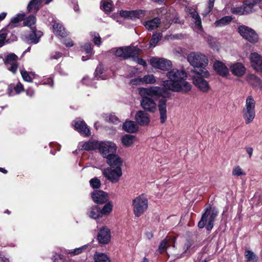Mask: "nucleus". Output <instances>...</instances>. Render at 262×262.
<instances>
[{"mask_svg":"<svg viewBox=\"0 0 262 262\" xmlns=\"http://www.w3.org/2000/svg\"><path fill=\"white\" fill-rule=\"evenodd\" d=\"M141 96L140 104L146 111L154 113L157 110V104L150 97L156 99L162 98L159 101L158 108L161 123L165 122L167 119V100L166 98L169 96V93L162 87L152 86L148 88H140L138 90Z\"/></svg>","mask_w":262,"mask_h":262,"instance_id":"f257e3e1","label":"nucleus"},{"mask_svg":"<svg viewBox=\"0 0 262 262\" xmlns=\"http://www.w3.org/2000/svg\"><path fill=\"white\" fill-rule=\"evenodd\" d=\"M168 80L163 81V88L173 92L187 93L191 89V84L185 81L187 74L183 70L173 69L166 73Z\"/></svg>","mask_w":262,"mask_h":262,"instance_id":"f03ea898","label":"nucleus"},{"mask_svg":"<svg viewBox=\"0 0 262 262\" xmlns=\"http://www.w3.org/2000/svg\"><path fill=\"white\" fill-rule=\"evenodd\" d=\"M219 211L215 208L211 209L210 206L207 207L198 223L199 228H203L206 226L207 230H211L213 227V223Z\"/></svg>","mask_w":262,"mask_h":262,"instance_id":"7ed1b4c3","label":"nucleus"},{"mask_svg":"<svg viewBox=\"0 0 262 262\" xmlns=\"http://www.w3.org/2000/svg\"><path fill=\"white\" fill-rule=\"evenodd\" d=\"M245 123L248 124L252 122L255 117V101L252 96L247 97L245 106L242 111Z\"/></svg>","mask_w":262,"mask_h":262,"instance_id":"20e7f679","label":"nucleus"},{"mask_svg":"<svg viewBox=\"0 0 262 262\" xmlns=\"http://www.w3.org/2000/svg\"><path fill=\"white\" fill-rule=\"evenodd\" d=\"M197 75L193 76L194 84L202 92H207L210 89L208 82L203 77H208L209 73L206 69H199L195 71Z\"/></svg>","mask_w":262,"mask_h":262,"instance_id":"39448f33","label":"nucleus"},{"mask_svg":"<svg viewBox=\"0 0 262 262\" xmlns=\"http://www.w3.org/2000/svg\"><path fill=\"white\" fill-rule=\"evenodd\" d=\"M187 60L193 67L200 68V69H205V67L208 64L207 57L200 53L191 52L187 56Z\"/></svg>","mask_w":262,"mask_h":262,"instance_id":"423d86ee","label":"nucleus"},{"mask_svg":"<svg viewBox=\"0 0 262 262\" xmlns=\"http://www.w3.org/2000/svg\"><path fill=\"white\" fill-rule=\"evenodd\" d=\"M140 51L135 47H123L118 48H113L111 53H115V55L123 59H127L134 57L139 54Z\"/></svg>","mask_w":262,"mask_h":262,"instance_id":"0eeeda50","label":"nucleus"},{"mask_svg":"<svg viewBox=\"0 0 262 262\" xmlns=\"http://www.w3.org/2000/svg\"><path fill=\"white\" fill-rule=\"evenodd\" d=\"M134 213L137 217L140 216L148 207V200L142 194L136 198L133 201Z\"/></svg>","mask_w":262,"mask_h":262,"instance_id":"6e6552de","label":"nucleus"},{"mask_svg":"<svg viewBox=\"0 0 262 262\" xmlns=\"http://www.w3.org/2000/svg\"><path fill=\"white\" fill-rule=\"evenodd\" d=\"M99 152L104 158L116 152L117 146L111 141L99 142L98 148Z\"/></svg>","mask_w":262,"mask_h":262,"instance_id":"1a4fd4ad","label":"nucleus"},{"mask_svg":"<svg viewBox=\"0 0 262 262\" xmlns=\"http://www.w3.org/2000/svg\"><path fill=\"white\" fill-rule=\"evenodd\" d=\"M102 174L111 183H116L119 181L122 174V169L107 167L103 170Z\"/></svg>","mask_w":262,"mask_h":262,"instance_id":"9d476101","label":"nucleus"},{"mask_svg":"<svg viewBox=\"0 0 262 262\" xmlns=\"http://www.w3.org/2000/svg\"><path fill=\"white\" fill-rule=\"evenodd\" d=\"M238 31L243 38L250 42L254 43L258 40V36L256 33L253 30L247 26L244 25L239 26Z\"/></svg>","mask_w":262,"mask_h":262,"instance_id":"9b49d317","label":"nucleus"},{"mask_svg":"<svg viewBox=\"0 0 262 262\" xmlns=\"http://www.w3.org/2000/svg\"><path fill=\"white\" fill-rule=\"evenodd\" d=\"M150 62L153 67L163 71H167L172 67L170 60L163 58H152Z\"/></svg>","mask_w":262,"mask_h":262,"instance_id":"f8f14e48","label":"nucleus"},{"mask_svg":"<svg viewBox=\"0 0 262 262\" xmlns=\"http://www.w3.org/2000/svg\"><path fill=\"white\" fill-rule=\"evenodd\" d=\"M72 125L75 129L81 135L88 137L90 135V130L85 122L80 119H76L73 121Z\"/></svg>","mask_w":262,"mask_h":262,"instance_id":"ddd939ff","label":"nucleus"},{"mask_svg":"<svg viewBox=\"0 0 262 262\" xmlns=\"http://www.w3.org/2000/svg\"><path fill=\"white\" fill-rule=\"evenodd\" d=\"M12 27V25H9L8 28L3 29L0 31V48L4 45L5 40L6 42L9 43L16 40V36L8 30L9 27Z\"/></svg>","mask_w":262,"mask_h":262,"instance_id":"4468645a","label":"nucleus"},{"mask_svg":"<svg viewBox=\"0 0 262 262\" xmlns=\"http://www.w3.org/2000/svg\"><path fill=\"white\" fill-rule=\"evenodd\" d=\"M17 56L13 53L9 54L6 57L5 63L7 68L13 74H15L17 70Z\"/></svg>","mask_w":262,"mask_h":262,"instance_id":"2eb2a0df","label":"nucleus"},{"mask_svg":"<svg viewBox=\"0 0 262 262\" xmlns=\"http://www.w3.org/2000/svg\"><path fill=\"white\" fill-rule=\"evenodd\" d=\"M31 32L23 36V40L28 43L36 44L39 42L40 37L42 35V33L41 31H37L35 28H31Z\"/></svg>","mask_w":262,"mask_h":262,"instance_id":"dca6fc26","label":"nucleus"},{"mask_svg":"<svg viewBox=\"0 0 262 262\" xmlns=\"http://www.w3.org/2000/svg\"><path fill=\"white\" fill-rule=\"evenodd\" d=\"M252 67L257 72H262V57L256 52L252 53L250 56Z\"/></svg>","mask_w":262,"mask_h":262,"instance_id":"f3484780","label":"nucleus"},{"mask_svg":"<svg viewBox=\"0 0 262 262\" xmlns=\"http://www.w3.org/2000/svg\"><path fill=\"white\" fill-rule=\"evenodd\" d=\"M106 163L110 166L109 167L113 168H121L123 161L121 159L116 153L110 156L105 158Z\"/></svg>","mask_w":262,"mask_h":262,"instance_id":"a211bd4d","label":"nucleus"},{"mask_svg":"<svg viewBox=\"0 0 262 262\" xmlns=\"http://www.w3.org/2000/svg\"><path fill=\"white\" fill-rule=\"evenodd\" d=\"M92 198L93 201L97 204H103L108 201L107 194L100 190L94 191L92 193Z\"/></svg>","mask_w":262,"mask_h":262,"instance_id":"6ab92c4d","label":"nucleus"},{"mask_svg":"<svg viewBox=\"0 0 262 262\" xmlns=\"http://www.w3.org/2000/svg\"><path fill=\"white\" fill-rule=\"evenodd\" d=\"M176 239V238L174 236H167L161 241L158 251L160 253H162L167 248L171 246L174 247Z\"/></svg>","mask_w":262,"mask_h":262,"instance_id":"aec40b11","label":"nucleus"},{"mask_svg":"<svg viewBox=\"0 0 262 262\" xmlns=\"http://www.w3.org/2000/svg\"><path fill=\"white\" fill-rule=\"evenodd\" d=\"M135 120L140 125L146 126L150 122V117L148 113L143 111H139L135 115Z\"/></svg>","mask_w":262,"mask_h":262,"instance_id":"412c9836","label":"nucleus"},{"mask_svg":"<svg viewBox=\"0 0 262 262\" xmlns=\"http://www.w3.org/2000/svg\"><path fill=\"white\" fill-rule=\"evenodd\" d=\"M97 239L100 243H108L111 239L110 230L106 227L101 228L98 234Z\"/></svg>","mask_w":262,"mask_h":262,"instance_id":"4be33fe9","label":"nucleus"},{"mask_svg":"<svg viewBox=\"0 0 262 262\" xmlns=\"http://www.w3.org/2000/svg\"><path fill=\"white\" fill-rule=\"evenodd\" d=\"M215 71L222 77H226L229 75V69L227 66L220 61H215L213 64Z\"/></svg>","mask_w":262,"mask_h":262,"instance_id":"5701e85b","label":"nucleus"},{"mask_svg":"<svg viewBox=\"0 0 262 262\" xmlns=\"http://www.w3.org/2000/svg\"><path fill=\"white\" fill-rule=\"evenodd\" d=\"M230 71L235 76L241 77L245 73L246 69L241 63H235L230 66Z\"/></svg>","mask_w":262,"mask_h":262,"instance_id":"b1692460","label":"nucleus"},{"mask_svg":"<svg viewBox=\"0 0 262 262\" xmlns=\"http://www.w3.org/2000/svg\"><path fill=\"white\" fill-rule=\"evenodd\" d=\"M87 215L93 219H98L102 217L100 208L97 205H93L90 207L87 211Z\"/></svg>","mask_w":262,"mask_h":262,"instance_id":"393cba45","label":"nucleus"},{"mask_svg":"<svg viewBox=\"0 0 262 262\" xmlns=\"http://www.w3.org/2000/svg\"><path fill=\"white\" fill-rule=\"evenodd\" d=\"M189 14L192 17L195 23L196 27L200 30L202 29V22L200 15L196 10L192 8H188L187 9Z\"/></svg>","mask_w":262,"mask_h":262,"instance_id":"a878e982","label":"nucleus"},{"mask_svg":"<svg viewBox=\"0 0 262 262\" xmlns=\"http://www.w3.org/2000/svg\"><path fill=\"white\" fill-rule=\"evenodd\" d=\"M92 247L90 244H86L73 250H68L67 253L72 255H76L81 253L90 251Z\"/></svg>","mask_w":262,"mask_h":262,"instance_id":"bb28decb","label":"nucleus"},{"mask_svg":"<svg viewBox=\"0 0 262 262\" xmlns=\"http://www.w3.org/2000/svg\"><path fill=\"white\" fill-rule=\"evenodd\" d=\"M142 13V11H126L121 10L120 11V15L124 18L134 19L138 18L140 14Z\"/></svg>","mask_w":262,"mask_h":262,"instance_id":"cd10ccee","label":"nucleus"},{"mask_svg":"<svg viewBox=\"0 0 262 262\" xmlns=\"http://www.w3.org/2000/svg\"><path fill=\"white\" fill-rule=\"evenodd\" d=\"M123 130L128 133H135L138 130V126L133 121H125L122 126Z\"/></svg>","mask_w":262,"mask_h":262,"instance_id":"c85d7f7f","label":"nucleus"},{"mask_svg":"<svg viewBox=\"0 0 262 262\" xmlns=\"http://www.w3.org/2000/svg\"><path fill=\"white\" fill-rule=\"evenodd\" d=\"M161 23V19L159 17L146 21L144 23V25L148 30H152L157 28Z\"/></svg>","mask_w":262,"mask_h":262,"instance_id":"c756f323","label":"nucleus"},{"mask_svg":"<svg viewBox=\"0 0 262 262\" xmlns=\"http://www.w3.org/2000/svg\"><path fill=\"white\" fill-rule=\"evenodd\" d=\"M42 2V0H30L27 6V11L37 12L39 9V6Z\"/></svg>","mask_w":262,"mask_h":262,"instance_id":"7c9ffc66","label":"nucleus"},{"mask_svg":"<svg viewBox=\"0 0 262 262\" xmlns=\"http://www.w3.org/2000/svg\"><path fill=\"white\" fill-rule=\"evenodd\" d=\"M247 81L255 87L261 88V82L260 79L254 74H249L247 76Z\"/></svg>","mask_w":262,"mask_h":262,"instance_id":"2f4dec72","label":"nucleus"},{"mask_svg":"<svg viewBox=\"0 0 262 262\" xmlns=\"http://www.w3.org/2000/svg\"><path fill=\"white\" fill-rule=\"evenodd\" d=\"M53 30L54 34L57 36L63 37L66 34L64 28L60 23H55L53 25Z\"/></svg>","mask_w":262,"mask_h":262,"instance_id":"473e14b6","label":"nucleus"},{"mask_svg":"<svg viewBox=\"0 0 262 262\" xmlns=\"http://www.w3.org/2000/svg\"><path fill=\"white\" fill-rule=\"evenodd\" d=\"M99 141H89L86 142L82 146V149L85 150H92L96 149H98Z\"/></svg>","mask_w":262,"mask_h":262,"instance_id":"72a5a7b5","label":"nucleus"},{"mask_svg":"<svg viewBox=\"0 0 262 262\" xmlns=\"http://www.w3.org/2000/svg\"><path fill=\"white\" fill-rule=\"evenodd\" d=\"M259 1L260 0H250L249 1H246L244 2L243 7L244 12H245V14H247L251 12L252 11L253 6L257 4Z\"/></svg>","mask_w":262,"mask_h":262,"instance_id":"f704fd0d","label":"nucleus"},{"mask_svg":"<svg viewBox=\"0 0 262 262\" xmlns=\"http://www.w3.org/2000/svg\"><path fill=\"white\" fill-rule=\"evenodd\" d=\"M100 8L105 12H110L113 9V2L111 0H102L101 2Z\"/></svg>","mask_w":262,"mask_h":262,"instance_id":"c9c22d12","label":"nucleus"},{"mask_svg":"<svg viewBox=\"0 0 262 262\" xmlns=\"http://www.w3.org/2000/svg\"><path fill=\"white\" fill-rule=\"evenodd\" d=\"M232 20V17L229 16H224L216 20L214 23L215 27H221L229 24Z\"/></svg>","mask_w":262,"mask_h":262,"instance_id":"e433bc0d","label":"nucleus"},{"mask_svg":"<svg viewBox=\"0 0 262 262\" xmlns=\"http://www.w3.org/2000/svg\"><path fill=\"white\" fill-rule=\"evenodd\" d=\"M95 262H110L109 257L102 253L96 252L94 254Z\"/></svg>","mask_w":262,"mask_h":262,"instance_id":"4c0bfd02","label":"nucleus"},{"mask_svg":"<svg viewBox=\"0 0 262 262\" xmlns=\"http://www.w3.org/2000/svg\"><path fill=\"white\" fill-rule=\"evenodd\" d=\"M135 137L132 135H125L122 138V142L125 146H130L134 142Z\"/></svg>","mask_w":262,"mask_h":262,"instance_id":"58836bf2","label":"nucleus"},{"mask_svg":"<svg viewBox=\"0 0 262 262\" xmlns=\"http://www.w3.org/2000/svg\"><path fill=\"white\" fill-rule=\"evenodd\" d=\"M162 37L161 33H154L149 42L150 48L155 47Z\"/></svg>","mask_w":262,"mask_h":262,"instance_id":"ea45409f","label":"nucleus"},{"mask_svg":"<svg viewBox=\"0 0 262 262\" xmlns=\"http://www.w3.org/2000/svg\"><path fill=\"white\" fill-rule=\"evenodd\" d=\"M113 205L111 202L106 203L102 209L100 208L102 216L110 214L113 210Z\"/></svg>","mask_w":262,"mask_h":262,"instance_id":"a19ab883","label":"nucleus"},{"mask_svg":"<svg viewBox=\"0 0 262 262\" xmlns=\"http://www.w3.org/2000/svg\"><path fill=\"white\" fill-rule=\"evenodd\" d=\"M245 258L249 262H256L258 259V257L253 252L250 250H247L245 252Z\"/></svg>","mask_w":262,"mask_h":262,"instance_id":"79ce46f5","label":"nucleus"},{"mask_svg":"<svg viewBox=\"0 0 262 262\" xmlns=\"http://www.w3.org/2000/svg\"><path fill=\"white\" fill-rule=\"evenodd\" d=\"M143 84H154L156 82V78L152 74H147L142 77Z\"/></svg>","mask_w":262,"mask_h":262,"instance_id":"37998d69","label":"nucleus"},{"mask_svg":"<svg viewBox=\"0 0 262 262\" xmlns=\"http://www.w3.org/2000/svg\"><path fill=\"white\" fill-rule=\"evenodd\" d=\"M36 23V17L33 15L29 16L24 20V25L30 27L34 25Z\"/></svg>","mask_w":262,"mask_h":262,"instance_id":"c03bdc74","label":"nucleus"},{"mask_svg":"<svg viewBox=\"0 0 262 262\" xmlns=\"http://www.w3.org/2000/svg\"><path fill=\"white\" fill-rule=\"evenodd\" d=\"M232 174L233 176L236 177L246 175L245 172H244L239 166H236L233 168Z\"/></svg>","mask_w":262,"mask_h":262,"instance_id":"a18cd8bd","label":"nucleus"},{"mask_svg":"<svg viewBox=\"0 0 262 262\" xmlns=\"http://www.w3.org/2000/svg\"><path fill=\"white\" fill-rule=\"evenodd\" d=\"M214 1L215 0H208L207 7L204 11L203 15H207L211 11L214 6Z\"/></svg>","mask_w":262,"mask_h":262,"instance_id":"49530a36","label":"nucleus"},{"mask_svg":"<svg viewBox=\"0 0 262 262\" xmlns=\"http://www.w3.org/2000/svg\"><path fill=\"white\" fill-rule=\"evenodd\" d=\"M103 73V68L102 66L99 65L96 68L95 72V78H97V79H103L102 76L101 75Z\"/></svg>","mask_w":262,"mask_h":262,"instance_id":"de8ad7c7","label":"nucleus"},{"mask_svg":"<svg viewBox=\"0 0 262 262\" xmlns=\"http://www.w3.org/2000/svg\"><path fill=\"white\" fill-rule=\"evenodd\" d=\"M20 74L24 80L29 82H32V79L27 71L25 70H20Z\"/></svg>","mask_w":262,"mask_h":262,"instance_id":"09e8293b","label":"nucleus"},{"mask_svg":"<svg viewBox=\"0 0 262 262\" xmlns=\"http://www.w3.org/2000/svg\"><path fill=\"white\" fill-rule=\"evenodd\" d=\"M90 183L91 186L93 188H98L100 186V185H101L100 180L97 178H94L92 179L90 181Z\"/></svg>","mask_w":262,"mask_h":262,"instance_id":"8fccbe9b","label":"nucleus"},{"mask_svg":"<svg viewBox=\"0 0 262 262\" xmlns=\"http://www.w3.org/2000/svg\"><path fill=\"white\" fill-rule=\"evenodd\" d=\"M94 80V79L90 78L88 76H85L82 79L81 82L82 83L86 85L94 86L95 84L93 82Z\"/></svg>","mask_w":262,"mask_h":262,"instance_id":"3c124183","label":"nucleus"},{"mask_svg":"<svg viewBox=\"0 0 262 262\" xmlns=\"http://www.w3.org/2000/svg\"><path fill=\"white\" fill-rule=\"evenodd\" d=\"M91 35L93 37V41L95 45L98 46L100 45L101 41L99 34L96 32H93L91 33Z\"/></svg>","mask_w":262,"mask_h":262,"instance_id":"603ef678","label":"nucleus"},{"mask_svg":"<svg viewBox=\"0 0 262 262\" xmlns=\"http://www.w3.org/2000/svg\"><path fill=\"white\" fill-rule=\"evenodd\" d=\"M24 15L22 14H18L15 17L11 18V22L13 24H17L24 19Z\"/></svg>","mask_w":262,"mask_h":262,"instance_id":"864d4df0","label":"nucleus"},{"mask_svg":"<svg viewBox=\"0 0 262 262\" xmlns=\"http://www.w3.org/2000/svg\"><path fill=\"white\" fill-rule=\"evenodd\" d=\"M231 11L233 14H239V15L245 14V12H244V10L243 9V6L233 8L231 9Z\"/></svg>","mask_w":262,"mask_h":262,"instance_id":"5fc2aeb1","label":"nucleus"},{"mask_svg":"<svg viewBox=\"0 0 262 262\" xmlns=\"http://www.w3.org/2000/svg\"><path fill=\"white\" fill-rule=\"evenodd\" d=\"M105 120L107 122L116 123L118 121L117 117L114 115H108L105 117Z\"/></svg>","mask_w":262,"mask_h":262,"instance_id":"6e6d98bb","label":"nucleus"},{"mask_svg":"<svg viewBox=\"0 0 262 262\" xmlns=\"http://www.w3.org/2000/svg\"><path fill=\"white\" fill-rule=\"evenodd\" d=\"M54 262H67L64 260V256L62 254H56L54 255Z\"/></svg>","mask_w":262,"mask_h":262,"instance_id":"4d7b16f0","label":"nucleus"},{"mask_svg":"<svg viewBox=\"0 0 262 262\" xmlns=\"http://www.w3.org/2000/svg\"><path fill=\"white\" fill-rule=\"evenodd\" d=\"M130 83L133 85H140L143 84L142 77H138L130 80Z\"/></svg>","mask_w":262,"mask_h":262,"instance_id":"13d9d810","label":"nucleus"},{"mask_svg":"<svg viewBox=\"0 0 262 262\" xmlns=\"http://www.w3.org/2000/svg\"><path fill=\"white\" fill-rule=\"evenodd\" d=\"M14 90L16 94H19L20 92L24 91L23 85L20 82H18L15 86L14 87Z\"/></svg>","mask_w":262,"mask_h":262,"instance_id":"bf43d9fd","label":"nucleus"},{"mask_svg":"<svg viewBox=\"0 0 262 262\" xmlns=\"http://www.w3.org/2000/svg\"><path fill=\"white\" fill-rule=\"evenodd\" d=\"M62 42L67 47H70L74 45L72 40L70 38L63 39Z\"/></svg>","mask_w":262,"mask_h":262,"instance_id":"052dcab7","label":"nucleus"},{"mask_svg":"<svg viewBox=\"0 0 262 262\" xmlns=\"http://www.w3.org/2000/svg\"><path fill=\"white\" fill-rule=\"evenodd\" d=\"M83 49L86 54H91L92 47L90 43H86L83 46Z\"/></svg>","mask_w":262,"mask_h":262,"instance_id":"680f3d73","label":"nucleus"},{"mask_svg":"<svg viewBox=\"0 0 262 262\" xmlns=\"http://www.w3.org/2000/svg\"><path fill=\"white\" fill-rule=\"evenodd\" d=\"M62 56V53L59 52H56L51 54L50 58L51 59H58Z\"/></svg>","mask_w":262,"mask_h":262,"instance_id":"e2e57ef3","label":"nucleus"},{"mask_svg":"<svg viewBox=\"0 0 262 262\" xmlns=\"http://www.w3.org/2000/svg\"><path fill=\"white\" fill-rule=\"evenodd\" d=\"M41 83L42 84H45V85L48 84V85H50L51 86H53V81L52 79L51 78H47V79L43 80L41 82Z\"/></svg>","mask_w":262,"mask_h":262,"instance_id":"0e129e2a","label":"nucleus"},{"mask_svg":"<svg viewBox=\"0 0 262 262\" xmlns=\"http://www.w3.org/2000/svg\"><path fill=\"white\" fill-rule=\"evenodd\" d=\"M137 62L139 64L143 66L144 67L147 66L146 62L143 60L142 58H138L137 59Z\"/></svg>","mask_w":262,"mask_h":262,"instance_id":"69168bd1","label":"nucleus"},{"mask_svg":"<svg viewBox=\"0 0 262 262\" xmlns=\"http://www.w3.org/2000/svg\"><path fill=\"white\" fill-rule=\"evenodd\" d=\"M192 244L191 243L190 241H187L184 245V253L186 252L187 250L189 249V248L191 247Z\"/></svg>","mask_w":262,"mask_h":262,"instance_id":"338daca9","label":"nucleus"},{"mask_svg":"<svg viewBox=\"0 0 262 262\" xmlns=\"http://www.w3.org/2000/svg\"><path fill=\"white\" fill-rule=\"evenodd\" d=\"M246 150L249 155V158H250L252 155L253 150V148L251 147H247L246 148Z\"/></svg>","mask_w":262,"mask_h":262,"instance_id":"774afa93","label":"nucleus"}]
</instances>
